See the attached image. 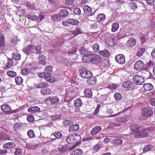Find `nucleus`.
Returning a JSON list of instances; mask_svg holds the SVG:
<instances>
[{
    "label": "nucleus",
    "instance_id": "obj_1",
    "mask_svg": "<svg viewBox=\"0 0 155 155\" xmlns=\"http://www.w3.org/2000/svg\"><path fill=\"white\" fill-rule=\"evenodd\" d=\"M151 127L147 128L144 129L142 127V130H139L137 132L134 134V137L137 138H143L147 137L150 133Z\"/></svg>",
    "mask_w": 155,
    "mask_h": 155
},
{
    "label": "nucleus",
    "instance_id": "obj_2",
    "mask_svg": "<svg viewBox=\"0 0 155 155\" xmlns=\"http://www.w3.org/2000/svg\"><path fill=\"white\" fill-rule=\"evenodd\" d=\"M38 76L41 78H44L47 81L50 83H53L55 81L54 78L51 77L50 74L48 72H40L38 74Z\"/></svg>",
    "mask_w": 155,
    "mask_h": 155
},
{
    "label": "nucleus",
    "instance_id": "obj_3",
    "mask_svg": "<svg viewBox=\"0 0 155 155\" xmlns=\"http://www.w3.org/2000/svg\"><path fill=\"white\" fill-rule=\"evenodd\" d=\"M153 113L152 110L148 108L144 107L141 110V114L144 117L148 118L152 115Z\"/></svg>",
    "mask_w": 155,
    "mask_h": 155
},
{
    "label": "nucleus",
    "instance_id": "obj_4",
    "mask_svg": "<svg viewBox=\"0 0 155 155\" xmlns=\"http://www.w3.org/2000/svg\"><path fill=\"white\" fill-rule=\"evenodd\" d=\"M133 81L137 85H142L144 81L143 78L138 75H135L133 78Z\"/></svg>",
    "mask_w": 155,
    "mask_h": 155
},
{
    "label": "nucleus",
    "instance_id": "obj_5",
    "mask_svg": "<svg viewBox=\"0 0 155 155\" xmlns=\"http://www.w3.org/2000/svg\"><path fill=\"white\" fill-rule=\"evenodd\" d=\"M80 75L82 78L89 79L92 76L93 74L90 71L81 70L80 72Z\"/></svg>",
    "mask_w": 155,
    "mask_h": 155
},
{
    "label": "nucleus",
    "instance_id": "obj_6",
    "mask_svg": "<svg viewBox=\"0 0 155 155\" xmlns=\"http://www.w3.org/2000/svg\"><path fill=\"white\" fill-rule=\"evenodd\" d=\"M2 110L7 114H12L13 112L10 106L8 104H5L1 106Z\"/></svg>",
    "mask_w": 155,
    "mask_h": 155
},
{
    "label": "nucleus",
    "instance_id": "obj_7",
    "mask_svg": "<svg viewBox=\"0 0 155 155\" xmlns=\"http://www.w3.org/2000/svg\"><path fill=\"white\" fill-rule=\"evenodd\" d=\"M101 58L99 56L96 54H91L90 62L96 64L99 63L101 61Z\"/></svg>",
    "mask_w": 155,
    "mask_h": 155
},
{
    "label": "nucleus",
    "instance_id": "obj_8",
    "mask_svg": "<svg viewBox=\"0 0 155 155\" xmlns=\"http://www.w3.org/2000/svg\"><path fill=\"white\" fill-rule=\"evenodd\" d=\"M34 46L33 45H29L24 49V52L27 55L30 54L34 52Z\"/></svg>",
    "mask_w": 155,
    "mask_h": 155
},
{
    "label": "nucleus",
    "instance_id": "obj_9",
    "mask_svg": "<svg viewBox=\"0 0 155 155\" xmlns=\"http://www.w3.org/2000/svg\"><path fill=\"white\" fill-rule=\"evenodd\" d=\"M144 67V63L141 60H139L134 64V68L136 71H140Z\"/></svg>",
    "mask_w": 155,
    "mask_h": 155
},
{
    "label": "nucleus",
    "instance_id": "obj_10",
    "mask_svg": "<svg viewBox=\"0 0 155 155\" xmlns=\"http://www.w3.org/2000/svg\"><path fill=\"white\" fill-rule=\"evenodd\" d=\"M115 59L116 61L120 64H123L125 62V57L121 54L116 55Z\"/></svg>",
    "mask_w": 155,
    "mask_h": 155
},
{
    "label": "nucleus",
    "instance_id": "obj_11",
    "mask_svg": "<svg viewBox=\"0 0 155 155\" xmlns=\"http://www.w3.org/2000/svg\"><path fill=\"white\" fill-rule=\"evenodd\" d=\"M136 39L132 38L127 40L126 43V45L128 48H132L136 45Z\"/></svg>",
    "mask_w": 155,
    "mask_h": 155
},
{
    "label": "nucleus",
    "instance_id": "obj_12",
    "mask_svg": "<svg viewBox=\"0 0 155 155\" xmlns=\"http://www.w3.org/2000/svg\"><path fill=\"white\" fill-rule=\"evenodd\" d=\"M130 128L131 131L137 132L139 130H142V126L136 124H134L130 125Z\"/></svg>",
    "mask_w": 155,
    "mask_h": 155
},
{
    "label": "nucleus",
    "instance_id": "obj_13",
    "mask_svg": "<svg viewBox=\"0 0 155 155\" xmlns=\"http://www.w3.org/2000/svg\"><path fill=\"white\" fill-rule=\"evenodd\" d=\"M123 87L129 90H131L134 88V85L133 83L130 81H127L124 82L122 84Z\"/></svg>",
    "mask_w": 155,
    "mask_h": 155
},
{
    "label": "nucleus",
    "instance_id": "obj_14",
    "mask_svg": "<svg viewBox=\"0 0 155 155\" xmlns=\"http://www.w3.org/2000/svg\"><path fill=\"white\" fill-rule=\"evenodd\" d=\"M102 128L100 126H96L94 127L90 132L92 136H94L97 134L101 130Z\"/></svg>",
    "mask_w": 155,
    "mask_h": 155
},
{
    "label": "nucleus",
    "instance_id": "obj_15",
    "mask_svg": "<svg viewBox=\"0 0 155 155\" xmlns=\"http://www.w3.org/2000/svg\"><path fill=\"white\" fill-rule=\"evenodd\" d=\"M15 147V144L13 142H7L4 143L3 147L4 149H9L14 148Z\"/></svg>",
    "mask_w": 155,
    "mask_h": 155
},
{
    "label": "nucleus",
    "instance_id": "obj_16",
    "mask_svg": "<svg viewBox=\"0 0 155 155\" xmlns=\"http://www.w3.org/2000/svg\"><path fill=\"white\" fill-rule=\"evenodd\" d=\"M83 10L84 13L87 15L90 16L92 15V8L88 5L84 6L83 8Z\"/></svg>",
    "mask_w": 155,
    "mask_h": 155
},
{
    "label": "nucleus",
    "instance_id": "obj_17",
    "mask_svg": "<svg viewBox=\"0 0 155 155\" xmlns=\"http://www.w3.org/2000/svg\"><path fill=\"white\" fill-rule=\"evenodd\" d=\"M5 37L3 35H0V48L2 50H4L5 48Z\"/></svg>",
    "mask_w": 155,
    "mask_h": 155
},
{
    "label": "nucleus",
    "instance_id": "obj_18",
    "mask_svg": "<svg viewBox=\"0 0 155 155\" xmlns=\"http://www.w3.org/2000/svg\"><path fill=\"white\" fill-rule=\"evenodd\" d=\"M79 129V126L78 124H74L69 127L68 131L70 133H72L78 130Z\"/></svg>",
    "mask_w": 155,
    "mask_h": 155
},
{
    "label": "nucleus",
    "instance_id": "obj_19",
    "mask_svg": "<svg viewBox=\"0 0 155 155\" xmlns=\"http://www.w3.org/2000/svg\"><path fill=\"white\" fill-rule=\"evenodd\" d=\"M41 94L44 95H46L50 94L51 93V89L48 87H45L41 90Z\"/></svg>",
    "mask_w": 155,
    "mask_h": 155
},
{
    "label": "nucleus",
    "instance_id": "obj_20",
    "mask_svg": "<svg viewBox=\"0 0 155 155\" xmlns=\"http://www.w3.org/2000/svg\"><path fill=\"white\" fill-rule=\"evenodd\" d=\"M99 54L105 57H108L110 55V52L107 50H104L99 51Z\"/></svg>",
    "mask_w": 155,
    "mask_h": 155
},
{
    "label": "nucleus",
    "instance_id": "obj_21",
    "mask_svg": "<svg viewBox=\"0 0 155 155\" xmlns=\"http://www.w3.org/2000/svg\"><path fill=\"white\" fill-rule=\"evenodd\" d=\"M68 11L66 9H62L59 13L58 15L61 17H65L68 15Z\"/></svg>",
    "mask_w": 155,
    "mask_h": 155
},
{
    "label": "nucleus",
    "instance_id": "obj_22",
    "mask_svg": "<svg viewBox=\"0 0 155 155\" xmlns=\"http://www.w3.org/2000/svg\"><path fill=\"white\" fill-rule=\"evenodd\" d=\"M105 15L101 13L97 15L96 19L97 21L101 22L104 21L105 20Z\"/></svg>",
    "mask_w": 155,
    "mask_h": 155
},
{
    "label": "nucleus",
    "instance_id": "obj_23",
    "mask_svg": "<svg viewBox=\"0 0 155 155\" xmlns=\"http://www.w3.org/2000/svg\"><path fill=\"white\" fill-rule=\"evenodd\" d=\"M143 87L145 91H150L152 90L153 87L150 83H146L144 84Z\"/></svg>",
    "mask_w": 155,
    "mask_h": 155
},
{
    "label": "nucleus",
    "instance_id": "obj_24",
    "mask_svg": "<svg viewBox=\"0 0 155 155\" xmlns=\"http://www.w3.org/2000/svg\"><path fill=\"white\" fill-rule=\"evenodd\" d=\"M145 49L144 48H140L138 49L136 53V56L138 57H141L145 52Z\"/></svg>",
    "mask_w": 155,
    "mask_h": 155
},
{
    "label": "nucleus",
    "instance_id": "obj_25",
    "mask_svg": "<svg viewBox=\"0 0 155 155\" xmlns=\"http://www.w3.org/2000/svg\"><path fill=\"white\" fill-rule=\"evenodd\" d=\"M11 140L8 136L6 135L2 132L0 133V140Z\"/></svg>",
    "mask_w": 155,
    "mask_h": 155
},
{
    "label": "nucleus",
    "instance_id": "obj_26",
    "mask_svg": "<svg viewBox=\"0 0 155 155\" xmlns=\"http://www.w3.org/2000/svg\"><path fill=\"white\" fill-rule=\"evenodd\" d=\"M45 59V57L43 54H40L38 56V59L41 64H44L46 63Z\"/></svg>",
    "mask_w": 155,
    "mask_h": 155
},
{
    "label": "nucleus",
    "instance_id": "obj_27",
    "mask_svg": "<svg viewBox=\"0 0 155 155\" xmlns=\"http://www.w3.org/2000/svg\"><path fill=\"white\" fill-rule=\"evenodd\" d=\"M59 151L61 153H63L68 150V148L66 145H60L58 147Z\"/></svg>",
    "mask_w": 155,
    "mask_h": 155
},
{
    "label": "nucleus",
    "instance_id": "obj_28",
    "mask_svg": "<svg viewBox=\"0 0 155 155\" xmlns=\"http://www.w3.org/2000/svg\"><path fill=\"white\" fill-rule=\"evenodd\" d=\"M82 104V102L81 99H77L74 101V106L76 107H78L81 106Z\"/></svg>",
    "mask_w": 155,
    "mask_h": 155
},
{
    "label": "nucleus",
    "instance_id": "obj_29",
    "mask_svg": "<svg viewBox=\"0 0 155 155\" xmlns=\"http://www.w3.org/2000/svg\"><path fill=\"white\" fill-rule=\"evenodd\" d=\"M84 94L85 97H91L92 96V92L90 89H86L84 92Z\"/></svg>",
    "mask_w": 155,
    "mask_h": 155
},
{
    "label": "nucleus",
    "instance_id": "obj_30",
    "mask_svg": "<svg viewBox=\"0 0 155 155\" xmlns=\"http://www.w3.org/2000/svg\"><path fill=\"white\" fill-rule=\"evenodd\" d=\"M13 61L11 58H8L7 62L6 65V67L4 68V69H8L11 68L13 65Z\"/></svg>",
    "mask_w": 155,
    "mask_h": 155
},
{
    "label": "nucleus",
    "instance_id": "obj_31",
    "mask_svg": "<svg viewBox=\"0 0 155 155\" xmlns=\"http://www.w3.org/2000/svg\"><path fill=\"white\" fill-rule=\"evenodd\" d=\"M40 110V108L36 106L31 107L28 109V111L30 113H34Z\"/></svg>",
    "mask_w": 155,
    "mask_h": 155
},
{
    "label": "nucleus",
    "instance_id": "obj_32",
    "mask_svg": "<svg viewBox=\"0 0 155 155\" xmlns=\"http://www.w3.org/2000/svg\"><path fill=\"white\" fill-rule=\"evenodd\" d=\"M119 28V24L118 23L116 22L113 23L112 25L111 31L115 32L117 31Z\"/></svg>",
    "mask_w": 155,
    "mask_h": 155
},
{
    "label": "nucleus",
    "instance_id": "obj_33",
    "mask_svg": "<svg viewBox=\"0 0 155 155\" xmlns=\"http://www.w3.org/2000/svg\"><path fill=\"white\" fill-rule=\"evenodd\" d=\"M91 55L85 54L82 57V59L84 62H90Z\"/></svg>",
    "mask_w": 155,
    "mask_h": 155
},
{
    "label": "nucleus",
    "instance_id": "obj_34",
    "mask_svg": "<svg viewBox=\"0 0 155 155\" xmlns=\"http://www.w3.org/2000/svg\"><path fill=\"white\" fill-rule=\"evenodd\" d=\"M90 79L87 81V83L90 85H94L96 82V79L94 77H91L90 78Z\"/></svg>",
    "mask_w": 155,
    "mask_h": 155
},
{
    "label": "nucleus",
    "instance_id": "obj_35",
    "mask_svg": "<svg viewBox=\"0 0 155 155\" xmlns=\"http://www.w3.org/2000/svg\"><path fill=\"white\" fill-rule=\"evenodd\" d=\"M50 99V103L52 105H57L59 102V99L57 97L54 98H51Z\"/></svg>",
    "mask_w": 155,
    "mask_h": 155
},
{
    "label": "nucleus",
    "instance_id": "obj_36",
    "mask_svg": "<svg viewBox=\"0 0 155 155\" xmlns=\"http://www.w3.org/2000/svg\"><path fill=\"white\" fill-rule=\"evenodd\" d=\"M48 86V83L46 82H41L39 84L37 85V87L38 88H44L47 87Z\"/></svg>",
    "mask_w": 155,
    "mask_h": 155
},
{
    "label": "nucleus",
    "instance_id": "obj_37",
    "mask_svg": "<svg viewBox=\"0 0 155 155\" xmlns=\"http://www.w3.org/2000/svg\"><path fill=\"white\" fill-rule=\"evenodd\" d=\"M122 140L120 139H115L112 141V143L114 145H120L122 143Z\"/></svg>",
    "mask_w": 155,
    "mask_h": 155
},
{
    "label": "nucleus",
    "instance_id": "obj_38",
    "mask_svg": "<svg viewBox=\"0 0 155 155\" xmlns=\"http://www.w3.org/2000/svg\"><path fill=\"white\" fill-rule=\"evenodd\" d=\"M68 22L69 24L72 25H75L78 24V21L77 20L69 18L68 19Z\"/></svg>",
    "mask_w": 155,
    "mask_h": 155
},
{
    "label": "nucleus",
    "instance_id": "obj_39",
    "mask_svg": "<svg viewBox=\"0 0 155 155\" xmlns=\"http://www.w3.org/2000/svg\"><path fill=\"white\" fill-rule=\"evenodd\" d=\"M28 18L31 20H36L38 19V17L32 14H28L27 15Z\"/></svg>",
    "mask_w": 155,
    "mask_h": 155
},
{
    "label": "nucleus",
    "instance_id": "obj_40",
    "mask_svg": "<svg viewBox=\"0 0 155 155\" xmlns=\"http://www.w3.org/2000/svg\"><path fill=\"white\" fill-rule=\"evenodd\" d=\"M153 148V146L151 145H147L143 149V152L145 153L151 150Z\"/></svg>",
    "mask_w": 155,
    "mask_h": 155
},
{
    "label": "nucleus",
    "instance_id": "obj_41",
    "mask_svg": "<svg viewBox=\"0 0 155 155\" xmlns=\"http://www.w3.org/2000/svg\"><path fill=\"white\" fill-rule=\"evenodd\" d=\"M67 107H68V104L63 103L61 104L58 105L59 108L63 111H66Z\"/></svg>",
    "mask_w": 155,
    "mask_h": 155
},
{
    "label": "nucleus",
    "instance_id": "obj_42",
    "mask_svg": "<svg viewBox=\"0 0 155 155\" xmlns=\"http://www.w3.org/2000/svg\"><path fill=\"white\" fill-rule=\"evenodd\" d=\"M15 79L16 83L18 85L21 84L23 81L22 79L20 77L18 76L16 77Z\"/></svg>",
    "mask_w": 155,
    "mask_h": 155
},
{
    "label": "nucleus",
    "instance_id": "obj_43",
    "mask_svg": "<svg viewBox=\"0 0 155 155\" xmlns=\"http://www.w3.org/2000/svg\"><path fill=\"white\" fill-rule=\"evenodd\" d=\"M75 33V36L77 35L83 33L82 31L81 30L80 28L76 27L74 30Z\"/></svg>",
    "mask_w": 155,
    "mask_h": 155
},
{
    "label": "nucleus",
    "instance_id": "obj_44",
    "mask_svg": "<svg viewBox=\"0 0 155 155\" xmlns=\"http://www.w3.org/2000/svg\"><path fill=\"white\" fill-rule=\"evenodd\" d=\"M80 53L81 55L87 54V53L88 51L87 50L85 49L84 47H81L79 50Z\"/></svg>",
    "mask_w": 155,
    "mask_h": 155
},
{
    "label": "nucleus",
    "instance_id": "obj_45",
    "mask_svg": "<svg viewBox=\"0 0 155 155\" xmlns=\"http://www.w3.org/2000/svg\"><path fill=\"white\" fill-rule=\"evenodd\" d=\"M12 58L16 60H19L21 58V55L18 53H16L12 54Z\"/></svg>",
    "mask_w": 155,
    "mask_h": 155
},
{
    "label": "nucleus",
    "instance_id": "obj_46",
    "mask_svg": "<svg viewBox=\"0 0 155 155\" xmlns=\"http://www.w3.org/2000/svg\"><path fill=\"white\" fill-rule=\"evenodd\" d=\"M36 53L37 54H40L42 53V48L40 45H37L35 48Z\"/></svg>",
    "mask_w": 155,
    "mask_h": 155
},
{
    "label": "nucleus",
    "instance_id": "obj_47",
    "mask_svg": "<svg viewBox=\"0 0 155 155\" xmlns=\"http://www.w3.org/2000/svg\"><path fill=\"white\" fill-rule=\"evenodd\" d=\"M74 141V142L75 143L78 142L81 139L80 135L78 134H75L74 136L73 137Z\"/></svg>",
    "mask_w": 155,
    "mask_h": 155
},
{
    "label": "nucleus",
    "instance_id": "obj_48",
    "mask_svg": "<svg viewBox=\"0 0 155 155\" xmlns=\"http://www.w3.org/2000/svg\"><path fill=\"white\" fill-rule=\"evenodd\" d=\"M7 74L8 76L11 77H15L17 75L16 73L15 72L11 71H8Z\"/></svg>",
    "mask_w": 155,
    "mask_h": 155
},
{
    "label": "nucleus",
    "instance_id": "obj_49",
    "mask_svg": "<svg viewBox=\"0 0 155 155\" xmlns=\"http://www.w3.org/2000/svg\"><path fill=\"white\" fill-rule=\"evenodd\" d=\"M27 135L30 138H34L35 136L34 131L31 130H30L28 131Z\"/></svg>",
    "mask_w": 155,
    "mask_h": 155
},
{
    "label": "nucleus",
    "instance_id": "obj_50",
    "mask_svg": "<svg viewBox=\"0 0 155 155\" xmlns=\"http://www.w3.org/2000/svg\"><path fill=\"white\" fill-rule=\"evenodd\" d=\"M30 72V70L27 68H23L21 71L22 74L24 75H27Z\"/></svg>",
    "mask_w": 155,
    "mask_h": 155
},
{
    "label": "nucleus",
    "instance_id": "obj_51",
    "mask_svg": "<svg viewBox=\"0 0 155 155\" xmlns=\"http://www.w3.org/2000/svg\"><path fill=\"white\" fill-rule=\"evenodd\" d=\"M73 153L75 155H81L83 153V151L81 149H78L75 150L73 151Z\"/></svg>",
    "mask_w": 155,
    "mask_h": 155
},
{
    "label": "nucleus",
    "instance_id": "obj_52",
    "mask_svg": "<svg viewBox=\"0 0 155 155\" xmlns=\"http://www.w3.org/2000/svg\"><path fill=\"white\" fill-rule=\"evenodd\" d=\"M66 141L68 143L71 144L73 143L74 141L73 136H68L66 138Z\"/></svg>",
    "mask_w": 155,
    "mask_h": 155
},
{
    "label": "nucleus",
    "instance_id": "obj_53",
    "mask_svg": "<svg viewBox=\"0 0 155 155\" xmlns=\"http://www.w3.org/2000/svg\"><path fill=\"white\" fill-rule=\"evenodd\" d=\"M129 7L131 9L134 10L137 8V4L133 2H130L129 4Z\"/></svg>",
    "mask_w": 155,
    "mask_h": 155
},
{
    "label": "nucleus",
    "instance_id": "obj_54",
    "mask_svg": "<svg viewBox=\"0 0 155 155\" xmlns=\"http://www.w3.org/2000/svg\"><path fill=\"white\" fill-rule=\"evenodd\" d=\"M114 97L117 101H119L122 98V95L119 93H116L114 95Z\"/></svg>",
    "mask_w": 155,
    "mask_h": 155
},
{
    "label": "nucleus",
    "instance_id": "obj_55",
    "mask_svg": "<svg viewBox=\"0 0 155 155\" xmlns=\"http://www.w3.org/2000/svg\"><path fill=\"white\" fill-rule=\"evenodd\" d=\"M54 136L57 138H59L62 136V133L59 131H57L53 134Z\"/></svg>",
    "mask_w": 155,
    "mask_h": 155
},
{
    "label": "nucleus",
    "instance_id": "obj_56",
    "mask_svg": "<svg viewBox=\"0 0 155 155\" xmlns=\"http://www.w3.org/2000/svg\"><path fill=\"white\" fill-rule=\"evenodd\" d=\"M27 120L29 122H33L34 121V118L33 115L30 114L27 117Z\"/></svg>",
    "mask_w": 155,
    "mask_h": 155
},
{
    "label": "nucleus",
    "instance_id": "obj_57",
    "mask_svg": "<svg viewBox=\"0 0 155 155\" xmlns=\"http://www.w3.org/2000/svg\"><path fill=\"white\" fill-rule=\"evenodd\" d=\"M155 65L154 62L152 61H149L147 64V68H151L153 67Z\"/></svg>",
    "mask_w": 155,
    "mask_h": 155
},
{
    "label": "nucleus",
    "instance_id": "obj_58",
    "mask_svg": "<svg viewBox=\"0 0 155 155\" xmlns=\"http://www.w3.org/2000/svg\"><path fill=\"white\" fill-rule=\"evenodd\" d=\"M45 71L47 72H51L52 71V67L51 66H48L46 67Z\"/></svg>",
    "mask_w": 155,
    "mask_h": 155
},
{
    "label": "nucleus",
    "instance_id": "obj_59",
    "mask_svg": "<svg viewBox=\"0 0 155 155\" xmlns=\"http://www.w3.org/2000/svg\"><path fill=\"white\" fill-rule=\"evenodd\" d=\"M74 13L76 15H80L81 14V10L79 8H75L73 11Z\"/></svg>",
    "mask_w": 155,
    "mask_h": 155
},
{
    "label": "nucleus",
    "instance_id": "obj_60",
    "mask_svg": "<svg viewBox=\"0 0 155 155\" xmlns=\"http://www.w3.org/2000/svg\"><path fill=\"white\" fill-rule=\"evenodd\" d=\"M93 49L94 51H97L99 50V46L98 44L96 43L93 45Z\"/></svg>",
    "mask_w": 155,
    "mask_h": 155
},
{
    "label": "nucleus",
    "instance_id": "obj_61",
    "mask_svg": "<svg viewBox=\"0 0 155 155\" xmlns=\"http://www.w3.org/2000/svg\"><path fill=\"white\" fill-rule=\"evenodd\" d=\"M22 154V150L20 148H17L16 149L15 152V155H21Z\"/></svg>",
    "mask_w": 155,
    "mask_h": 155
},
{
    "label": "nucleus",
    "instance_id": "obj_62",
    "mask_svg": "<svg viewBox=\"0 0 155 155\" xmlns=\"http://www.w3.org/2000/svg\"><path fill=\"white\" fill-rule=\"evenodd\" d=\"M64 123L66 126H69L73 124V122L69 120H67L64 121Z\"/></svg>",
    "mask_w": 155,
    "mask_h": 155
},
{
    "label": "nucleus",
    "instance_id": "obj_63",
    "mask_svg": "<svg viewBox=\"0 0 155 155\" xmlns=\"http://www.w3.org/2000/svg\"><path fill=\"white\" fill-rule=\"evenodd\" d=\"M101 146L99 144H97L93 148L94 151L96 152L97 151L101 148Z\"/></svg>",
    "mask_w": 155,
    "mask_h": 155
},
{
    "label": "nucleus",
    "instance_id": "obj_64",
    "mask_svg": "<svg viewBox=\"0 0 155 155\" xmlns=\"http://www.w3.org/2000/svg\"><path fill=\"white\" fill-rule=\"evenodd\" d=\"M150 103L151 105L155 107V98H152L150 100Z\"/></svg>",
    "mask_w": 155,
    "mask_h": 155
}]
</instances>
